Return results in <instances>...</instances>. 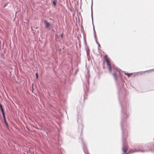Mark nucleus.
I'll return each instance as SVG.
<instances>
[{
	"label": "nucleus",
	"instance_id": "nucleus-1",
	"mask_svg": "<svg viewBox=\"0 0 154 154\" xmlns=\"http://www.w3.org/2000/svg\"><path fill=\"white\" fill-rule=\"evenodd\" d=\"M122 107V119L121 127L122 131V150L124 153H126L128 149V145L126 142L127 136L128 135L127 130L126 129V125L125 119L128 116V114L126 110L128 104L124 101L120 103Z\"/></svg>",
	"mask_w": 154,
	"mask_h": 154
},
{
	"label": "nucleus",
	"instance_id": "nucleus-2",
	"mask_svg": "<svg viewBox=\"0 0 154 154\" xmlns=\"http://www.w3.org/2000/svg\"><path fill=\"white\" fill-rule=\"evenodd\" d=\"M104 57L105 58L106 61V65L107 67L108 68L109 71L111 72L112 69L110 64L109 62L108 59L107 58V56L105 55L104 56Z\"/></svg>",
	"mask_w": 154,
	"mask_h": 154
},
{
	"label": "nucleus",
	"instance_id": "nucleus-3",
	"mask_svg": "<svg viewBox=\"0 0 154 154\" xmlns=\"http://www.w3.org/2000/svg\"><path fill=\"white\" fill-rule=\"evenodd\" d=\"M79 140H80L81 142L82 143L83 145V149L85 154H89L86 148V146L84 143L82 138H80L79 139Z\"/></svg>",
	"mask_w": 154,
	"mask_h": 154
},
{
	"label": "nucleus",
	"instance_id": "nucleus-4",
	"mask_svg": "<svg viewBox=\"0 0 154 154\" xmlns=\"http://www.w3.org/2000/svg\"><path fill=\"white\" fill-rule=\"evenodd\" d=\"M93 0H92V4L91 6V17L92 19V24L93 26V30L94 32V37L95 38H96V33L94 29V26L93 24V12H92V5H93Z\"/></svg>",
	"mask_w": 154,
	"mask_h": 154
},
{
	"label": "nucleus",
	"instance_id": "nucleus-5",
	"mask_svg": "<svg viewBox=\"0 0 154 154\" xmlns=\"http://www.w3.org/2000/svg\"><path fill=\"white\" fill-rule=\"evenodd\" d=\"M87 81L89 85V79L90 78V75L89 73V71H88L87 73L85 74Z\"/></svg>",
	"mask_w": 154,
	"mask_h": 154
},
{
	"label": "nucleus",
	"instance_id": "nucleus-6",
	"mask_svg": "<svg viewBox=\"0 0 154 154\" xmlns=\"http://www.w3.org/2000/svg\"><path fill=\"white\" fill-rule=\"evenodd\" d=\"M44 23L45 24V27L47 28H49L51 24L49 23L46 20H44Z\"/></svg>",
	"mask_w": 154,
	"mask_h": 154
},
{
	"label": "nucleus",
	"instance_id": "nucleus-7",
	"mask_svg": "<svg viewBox=\"0 0 154 154\" xmlns=\"http://www.w3.org/2000/svg\"><path fill=\"white\" fill-rule=\"evenodd\" d=\"M3 116V119H4V122H5V124H6V125L7 128L8 129H9V125H8V123L7 122V121H6V118H5V115L4 116Z\"/></svg>",
	"mask_w": 154,
	"mask_h": 154
},
{
	"label": "nucleus",
	"instance_id": "nucleus-8",
	"mask_svg": "<svg viewBox=\"0 0 154 154\" xmlns=\"http://www.w3.org/2000/svg\"><path fill=\"white\" fill-rule=\"evenodd\" d=\"M0 108L1 109L2 112V113L3 116H4L5 115V112H4V109L3 108L2 105V104H1L0 103Z\"/></svg>",
	"mask_w": 154,
	"mask_h": 154
},
{
	"label": "nucleus",
	"instance_id": "nucleus-9",
	"mask_svg": "<svg viewBox=\"0 0 154 154\" xmlns=\"http://www.w3.org/2000/svg\"><path fill=\"white\" fill-rule=\"evenodd\" d=\"M113 75V76L114 77V78L115 81L117 82V76L116 75V73H114Z\"/></svg>",
	"mask_w": 154,
	"mask_h": 154
},
{
	"label": "nucleus",
	"instance_id": "nucleus-10",
	"mask_svg": "<svg viewBox=\"0 0 154 154\" xmlns=\"http://www.w3.org/2000/svg\"><path fill=\"white\" fill-rule=\"evenodd\" d=\"M52 3L54 6H56L57 3V0H51Z\"/></svg>",
	"mask_w": 154,
	"mask_h": 154
},
{
	"label": "nucleus",
	"instance_id": "nucleus-11",
	"mask_svg": "<svg viewBox=\"0 0 154 154\" xmlns=\"http://www.w3.org/2000/svg\"><path fill=\"white\" fill-rule=\"evenodd\" d=\"M80 127V128L81 129V130L82 131L83 128V125L82 123L80 124V125H79V127Z\"/></svg>",
	"mask_w": 154,
	"mask_h": 154
},
{
	"label": "nucleus",
	"instance_id": "nucleus-12",
	"mask_svg": "<svg viewBox=\"0 0 154 154\" xmlns=\"http://www.w3.org/2000/svg\"><path fill=\"white\" fill-rule=\"evenodd\" d=\"M125 75H127L128 76V77H129L131 74H132V73H126L125 72Z\"/></svg>",
	"mask_w": 154,
	"mask_h": 154
},
{
	"label": "nucleus",
	"instance_id": "nucleus-13",
	"mask_svg": "<svg viewBox=\"0 0 154 154\" xmlns=\"http://www.w3.org/2000/svg\"><path fill=\"white\" fill-rule=\"evenodd\" d=\"M35 75H36V78L37 79H38V73L37 72L35 73Z\"/></svg>",
	"mask_w": 154,
	"mask_h": 154
},
{
	"label": "nucleus",
	"instance_id": "nucleus-14",
	"mask_svg": "<svg viewBox=\"0 0 154 154\" xmlns=\"http://www.w3.org/2000/svg\"><path fill=\"white\" fill-rule=\"evenodd\" d=\"M97 45H98V47H100V45L99 43H97Z\"/></svg>",
	"mask_w": 154,
	"mask_h": 154
},
{
	"label": "nucleus",
	"instance_id": "nucleus-15",
	"mask_svg": "<svg viewBox=\"0 0 154 154\" xmlns=\"http://www.w3.org/2000/svg\"><path fill=\"white\" fill-rule=\"evenodd\" d=\"M95 38V40H96V42L97 43H97H98V42H97V39H96V38Z\"/></svg>",
	"mask_w": 154,
	"mask_h": 154
},
{
	"label": "nucleus",
	"instance_id": "nucleus-16",
	"mask_svg": "<svg viewBox=\"0 0 154 154\" xmlns=\"http://www.w3.org/2000/svg\"><path fill=\"white\" fill-rule=\"evenodd\" d=\"M61 37L62 38L63 37V33L61 35Z\"/></svg>",
	"mask_w": 154,
	"mask_h": 154
},
{
	"label": "nucleus",
	"instance_id": "nucleus-17",
	"mask_svg": "<svg viewBox=\"0 0 154 154\" xmlns=\"http://www.w3.org/2000/svg\"><path fill=\"white\" fill-rule=\"evenodd\" d=\"M86 89H87V91H88V87H87V88H86Z\"/></svg>",
	"mask_w": 154,
	"mask_h": 154
},
{
	"label": "nucleus",
	"instance_id": "nucleus-18",
	"mask_svg": "<svg viewBox=\"0 0 154 154\" xmlns=\"http://www.w3.org/2000/svg\"><path fill=\"white\" fill-rule=\"evenodd\" d=\"M85 94H84V99H85Z\"/></svg>",
	"mask_w": 154,
	"mask_h": 154
},
{
	"label": "nucleus",
	"instance_id": "nucleus-19",
	"mask_svg": "<svg viewBox=\"0 0 154 154\" xmlns=\"http://www.w3.org/2000/svg\"><path fill=\"white\" fill-rule=\"evenodd\" d=\"M99 48L100 47H98V49L100 50V48Z\"/></svg>",
	"mask_w": 154,
	"mask_h": 154
},
{
	"label": "nucleus",
	"instance_id": "nucleus-20",
	"mask_svg": "<svg viewBox=\"0 0 154 154\" xmlns=\"http://www.w3.org/2000/svg\"><path fill=\"white\" fill-rule=\"evenodd\" d=\"M23 154H26L25 153H23Z\"/></svg>",
	"mask_w": 154,
	"mask_h": 154
}]
</instances>
